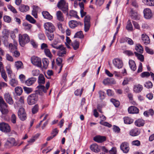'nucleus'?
<instances>
[{
    "mask_svg": "<svg viewBox=\"0 0 154 154\" xmlns=\"http://www.w3.org/2000/svg\"><path fill=\"white\" fill-rule=\"evenodd\" d=\"M38 99V94L35 93L29 95L27 98V102L29 105H32L37 103Z\"/></svg>",
    "mask_w": 154,
    "mask_h": 154,
    "instance_id": "f257e3e1",
    "label": "nucleus"
},
{
    "mask_svg": "<svg viewBox=\"0 0 154 154\" xmlns=\"http://www.w3.org/2000/svg\"><path fill=\"white\" fill-rule=\"evenodd\" d=\"M57 7L64 13H67L68 10V4L64 0H60L57 4Z\"/></svg>",
    "mask_w": 154,
    "mask_h": 154,
    "instance_id": "f03ea898",
    "label": "nucleus"
},
{
    "mask_svg": "<svg viewBox=\"0 0 154 154\" xmlns=\"http://www.w3.org/2000/svg\"><path fill=\"white\" fill-rule=\"evenodd\" d=\"M19 41L20 45L22 47H23L29 41V38L28 35L24 34L23 35H19Z\"/></svg>",
    "mask_w": 154,
    "mask_h": 154,
    "instance_id": "7ed1b4c3",
    "label": "nucleus"
},
{
    "mask_svg": "<svg viewBox=\"0 0 154 154\" xmlns=\"http://www.w3.org/2000/svg\"><path fill=\"white\" fill-rule=\"evenodd\" d=\"M50 86V82H48L47 83L46 85V87H45L44 86L42 85H39L37 88L38 90L36 91V93L38 94V93L39 94H40V92H44L46 93L47 90H48Z\"/></svg>",
    "mask_w": 154,
    "mask_h": 154,
    "instance_id": "20e7f679",
    "label": "nucleus"
},
{
    "mask_svg": "<svg viewBox=\"0 0 154 154\" xmlns=\"http://www.w3.org/2000/svg\"><path fill=\"white\" fill-rule=\"evenodd\" d=\"M3 35L2 37V40L4 45L5 46L8 47L9 45L8 42L9 37V31L8 30L5 29L3 31Z\"/></svg>",
    "mask_w": 154,
    "mask_h": 154,
    "instance_id": "39448f33",
    "label": "nucleus"
},
{
    "mask_svg": "<svg viewBox=\"0 0 154 154\" xmlns=\"http://www.w3.org/2000/svg\"><path fill=\"white\" fill-rule=\"evenodd\" d=\"M31 62L32 64L38 67L41 68L42 66L41 59L37 57L34 56L31 58Z\"/></svg>",
    "mask_w": 154,
    "mask_h": 154,
    "instance_id": "423d86ee",
    "label": "nucleus"
},
{
    "mask_svg": "<svg viewBox=\"0 0 154 154\" xmlns=\"http://www.w3.org/2000/svg\"><path fill=\"white\" fill-rule=\"evenodd\" d=\"M44 26L45 30L47 32H53L55 30V28L53 24L50 22L45 23L44 25Z\"/></svg>",
    "mask_w": 154,
    "mask_h": 154,
    "instance_id": "0eeeda50",
    "label": "nucleus"
},
{
    "mask_svg": "<svg viewBox=\"0 0 154 154\" xmlns=\"http://www.w3.org/2000/svg\"><path fill=\"white\" fill-rule=\"evenodd\" d=\"M21 142L20 143L18 144L17 142H16L15 139L13 138H9L5 143L6 145H8L9 147H11L13 146H16L18 145L20 146L23 143Z\"/></svg>",
    "mask_w": 154,
    "mask_h": 154,
    "instance_id": "6e6552de",
    "label": "nucleus"
},
{
    "mask_svg": "<svg viewBox=\"0 0 154 154\" xmlns=\"http://www.w3.org/2000/svg\"><path fill=\"white\" fill-rule=\"evenodd\" d=\"M90 17L88 15L85 16L84 19V30L85 32L88 31L89 29L90 24Z\"/></svg>",
    "mask_w": 154,
    "mask_h": 154,
    "instance_id": "1a4fd4ad",
    "label": "nucleus"
},
{
    "mask_svg": "<svg viewBox=\"0 0 154 154\" xmlns=\"http://www.w3.org/2000/svg\"><path fill=\"white\" fill-rule=\"evenodd\" d=\"M18 115L19 119L22 121H24L26 119V115L23 108L19 109L18 112Z\"/></svg>",
    "mask_w": 154,
    "mask_h": 154,
    "instance_id": "9d476101",
    "label": "nucleus"
},
{
    "mask_svg": "<svg viewBox=\"0 0 154 154\" xmlns=\"http://www.w3.org/2000/svg\"><path fill=\"white\" fill-rule=\"evenodd\" d=\"M0 130L4 132H9L10 131V128L7 123L4 122L0 123Z\"/></svg>",
    "mask_w": 154,
    "mask_h": 154,
    "instance_id": "9b49d317",
    "label": "nucleus"
},
{
    "mask_svg": "<svg viewBox=\"0 0 154 154\" xmlns=\"http://www.w3.org/2000/svg\"><path fill=\"white\" fill-rule=\"evenodd\" d=\"M120 149L124 153L128 152L130 148L128 143L126 142L122 143L120 145Z\"/></svg>",
    "mask_w": 154,
    "mask_h": 154,
    "instance_id": "f8f14e48",
    "label": "nucleus"
},
{
    "mask_svg": "<svg viewBox=\"0 0 154 154\" xmlns=\"http://www.w3.org/2000/svg\"><path fill=\"white\" fill-rule=\"evenodd\" d=\"M144 16L145 18L150 19L152 17V14L151 10L149 8H146L143 10Z\"/></svg>",
    "mask_w": 154,
    "mask_h": 154,
    "instance_id": "ddd939ff",
    "label": "nucleus"
},
{
    "mask_svg": "<svg viewBox=\"0 0 154 154\" xmlns=\"http://www.w3.org/2000/svg\"><path fill=\"white\" fill-rule=\"evenodd\" d=\"M113 63L115 66L118 69L121 68L123 66L122 61L118 58H116L113 60Z\"/></svg>",
    "mask_w": 154,
    "mask_h": 154,
    "instance_id": "4468645a",
    "label": "nucleus"
},
{
    "mask_svg": "<svg viewBox=\"0 0 154 154\" xmlns=\"http://www.w3.org/2000/svg\"><path fill=\"white\" fill-rule=\"evenodd\" d=\"M69 25L71 28H73L79 25L81 26L83 25L81 23L75 20H71L69 23Z\"/></svg>",
    "mask_w": 154,
    "mask_h": 154,
    "instance_id": "2eb2a0df",
    "label": "nucleus"
},
{
    "mask_svg": "<svg viewBox=\"0 0 154 154\" xmlns=\"http://www.w3.org/2000/svg\"><path fill=\"white\" fill-rule=\"evenodd\" d=\"M4 98L6 102L9 104L12 105L14 103L13 101L10 94L8 93H6L4 95Z\"/></svg>",
    "mask_w": 154,
    "mask_h": 154,
    "instance_id": "dca6fc26",
    "label": "nucleus"
},
{
    "mask_svg": "<svg viewBox=\"0 0 154 154\" xmlns=\"http://www.w3.org/2000/svg\"><path fill=\"white\" fill-rule=\"evenodd\" d=\"M128 110L129 113L131 114H137L139 112V110L137 108L133 106L129 107Z\"/></svg>",
    "mask_w": 154,
    "mask_h": 154,
    "instance_id": "f3484780",
    "label": "nucleus"
},
{
    "mask_svg": "<svg viewBox=\"0 0 154 154\" xmlns=\"http://www.w3.org/2000/svg\"><path fill=\"white\" fill-rule=\"evenodd\" d=\"M94 140L98 143H102L105 141L106 138L105 136H97L94 137Z\"/></svg>",
    "mask_w": 154,
    "mask_h": 154,
    "instance_id": "a211bd4d",
    "label": "nucleus"
},
{
    "mask_svg": "<svg viewBox=\"0 0 154 154\" xmlns=\"http://www.w3.org/2000/svg\"><path fill=\"white\" fill-rule=\"evenodd\" d=\"M63 62V59L62 58L60 57H57L56 60V63L58 66L59 68L60 69L59 71L58 72L60 73L63 67V65L62 64Z\"/></svg>",
    "mask_w": 154,
    "mask_h": 154,
    "instance_id": "6ab92c4d",
    "label": "nucleus"
},
{
    "mask_svg": "<svg viewBox=\"0 0 154 154\" xmlns=\"http://www.w3.org/2000/svg\"><path fill=\"white\" fill-rule=\"evenodd\" d=\"M143 43L146 45L149 44L150 41L149 37L145 34H142L141 35Z\"/></svg>",
    "mask_w": 154,
    "mask_h": 154,
    "instance_id": "aec40b11",
    "label": "nucleus"
},
{
    "mask_svg": "<svg viewBox=\"0 0 154 154\" xmlns=\"http://www.w3.org/2000/svg\"><path fill=\"white\" fill-rule=\"evenodd\" d=\"M59 50L57 53V55L60 57H63L64 55L66 54L65 48L63 47L62 45L60 46V48H58Z\"/></svg>",
    "mask_w": 154,
    "mask_h": 154,
    "instance_id": "412c9836",
    "label": "nucleus"
},
{
    "mask_svg": "<svg viewBox=\"0 0 154 154\" xmlns=\"http://www.w3.org/2000/svg\"><path fill=\"white\" fill-rule=\"evenodd\" d=\"M36 79L35 78L32 77L29 78L25 82V84L28 86H30L33 84L36 81Z\"/></svg>",
    "mask_w": 154,
    "mask_h": 154,
    "instance_id": "4be33fe9",
    "label": "nucleus"
},
{
    "mask_svg": "<svg viewBox=\"0 0 154 154\" xmlns=\"http://www.w3.org/2000/svg\"><path fill=\"white\" fill-rule=\"evenodd\" d=\"M143 87L142 85L140 84L135 85L134 86V91L136 93H139L143 90Z\"/></svg>",
    "mask_w": 154,
    "mask_h": 154,
    "instance_id": "5701e85b",
    "label": "nucleus"
},
{
    "mask_svg": "<svg viewBox=\"0 0 154 154\" xmlns=\"http://www.w3.org/2000/svg\"><path fill=\"white\" fill-rule=\"evenodd\" d=\"M7 106L6 103H4V105L0 106V110L3 114H5L8 112V111L7 109Z\"/></svg>",
    "mask_w": 154,
    "mask_h": 154,
    "instance_id": "b1692460",
    "label": "nucleus"
},
{
    "mask_svg": "<svg viewBox=\"0 0 154 154\" xmlns=\"http://www.w3.org/2000/svg\"><path fill=\"white\" fill-rule=\"evenodd\" d=\"M19 9L21 12H24L29 11V8L27 5L21 4L19 7Z\"/></svg>",
    "mask_w": 154,
    "mask_h": 154,
    "instance_id": "393cba45",
    "label": "nucleus"
},
{
    "mask_svg": "<svg viewBox=\"0 0 154 154\" xmlns=\"http://www.w3.org/2000/svg\"><path fill=\"white\" fill-rule=\"evenodd\" d=\"M129 64L131 69L133 71H135L136 69V66L134 61L132 60H130Z\"/></svg>",
    "mask_w": 154,
    "mask_h": 154,
    "instance_id": "a878e982",
    "label": "nucleus"
},
{
    "mask_svg": "<svg viewBox=\"0 0 154 154\" xmlns=\"http://www.w3.org/2000/svg\"><path fill=\"white\" fill-rule=\"evenodd\" d=\"M91 150L95 152H98L100 151V149L97 145L96 143L93 144L90 147Z\"/></svg>",
    "mask_w": 154,
    "mask_h": 154,
    "instance_id": "bb28decb",
    "label": "nucleus"
},
{
    "mask_svg": "<svg viewBox=\"0 0 154 154\" xmlns=\"http://www.w3.org/2000/svg\"><path fill=\"white\" fill-rule=\"evenodd\" d=\"M131 18L134 20H138L140 19V15L136 12L132 11L131 14Z\"/></svg>",
    "mask_w": 154,
    "mask_h": 154,
    "instance_id": "cd10ccee",
    "label": "nucleus"
},
{
    "mask_svg": "<svg viewBox=\"0 0 154 154\" xmlns=\"http://www.w3.org/2000/svg\"><path fill=\"white\" fill-rule=\"evenodd\" d=\"M140 133V131L137 129H134L131 130L130 132V134L132 136L138 135Z\"/></svg>",
    "mask_w": 154,
    "mask_h": 154,
    "instance_id": "c85d7f7f",
    "label": "nucleus"
},
{
    "mask_svg": "<svg viewBox=\"0 0 154 154\" xmlns=\"http://www.w3.org/2000/svg\"><path fill=\"white\" fill-rule=\"evenodd\" d=\"M56 16L57 19L60 21H63L64 20L63 15V13L60 11L57 12Z\"/></svg>",
    "mask_w": 154,
    "mask_h": 154,
    "instance_id": "c756f323",
    "label": "nucleus"
},
{
    "mask_svg": "<svg viewBox=\"0 0 154 154\" xmlns=\"http://www.w3.org/2000/svg\"><path fill=\"white\" fill-rule=\"evenodd\" d=\"M143 2L146 5L154 6V0H143Z\"/></svg>",
    "mask_w": 154,
    "mask_h": 154,
    "instance_id": "7c9ffc66",
    "label": "nucleus"
},
{
    "mask_svg": "<svg viewBox=\"0 0 154 154\" xmlns=\"http://www.w3.org/2000/svg\"><path fill=\"white\" fill-rule=\"evenodd\" d=\"M42 14L45 18L48 20H51L52 18V16L47 11H43Z\"/></svg>",
    "mask_w": 154,
    "mask_h": 154,
    "instance_id": "2f4dec72",
    "label": "nucleus"
},
{
    "mask_svg": "<svg viewBox=\"0 0 154 154\" xmlns=\"http://www.w3.org/2000/svg\"><path fill=\"white\" fill-rule=\"evenodd\" d=\"M38 82L39 85L43 84L45 83V79L43 75L40 74L38 78Z\"/></svg>",
    "mask_w": 154,
    "mask_h": 154,
    "instance_id": "473e14b6",
    "label": "nucleus"
},
{
    "mask_svg": "<svg viewBox=\"0 0 154 154\" xmlns=\"http://www.w3.org/2000/svg\"><path fill=\"white\" fill-rule=\"evenodd\" d=\"M135 124L138 127L142 126L144 125V121L142 119H139L135 122Z\"/></svg>",
    "mask_w": 154,
    "mask_h": 154,
    "instance_id": "72a5a7b5",
    "label": "nucleus"
},
{
    "mask_svg": "<svg viewBox=\"0 0 154 154\" xmlns=\"http://www.w3.org/2000/svg\"><path fill=\"white\" fill-rule=\"evenodd\" d=\"M15 66L17 69L23 68V63L21 61H20L15 62Z\"/></svg>",
    "mask_w": 154,
    "mask_h": 154,
    "instance_id": "f704fd0d",
    "label": "nucleus"
},
{
    "mask_svg": "<svg viewBox=\"0 0 154 154\" xmlns=\"http://www.w3.org/2000/svg\"><path fill=\"white\" fill-rule=\"evenodd\" d=\"M136 50L140 53L142 54L143 52V48L142 45L140 44H137L135 47Z\"/></svg>",
    "mask_w": 154,
    "mask_h": 154,
    "instance_id": "c9c22d12",
    "label": "nucleus"
},
{
    "mask_svg": "<svg viewBox=\"0 0 154 154\" xmlns=\"http://www.w3.org/2000/svg\"><path fill=\"white\" fill-rule=\"evenodd\" d=\"M45 34L49 40L52 41L53 40L54 37V35L53 34V32H46Z\"/></svg>",
    "mask_w": 154,
    "mask_h": 154,
    "instance_id": "e433bc0d",
    "label": "nucleus"
},
{
    "mask_svg": "<svg viewBox=\"0 0 154 154\" xmlns=\"http://www.w3.org/2000/svg\"><path fill=\"white\" fill-rule=\"evenodd\" d=\"M23 26L24 27V29L26 31H29L31 29L32 25L26 22H24L23 24Z\"/></svg>",
    "mask_w": 154,
    "mask_h": 154,
    "instance_id": "4c0bfd02",
    "label": "nucleus"
},
{
    "mask_svg": "<svg viewBox=\"0 0 154 154\" xmlns=\"http://www.w3.org/2000/svg\"><path fill=\"white\" fill-rule=\"evenodd\" d=\"M15 91L17 94L18 95H20L23 92L22 88L20 87H17L15 88Z\"/></svg>",
    "mask_w": 154,
    "mask_h": 154,
    "instance_id": "58836bf2",
    "label": "nucleus"
},
{
    "mask_svg": "<svg viewBox=\"0 0 154 154\" xmlns=\"http://www.w3.org/2000/svg\"><path fill=\"white\" fill-rule=\"evenodd\" d=\"M124 123L126 124H130L133 122V120L128 117H125L124 118Z\"/></svg>",
    "mask_w": 154,
    "mask_h": 154,
    "instance_id": "ea45409f",
    "label": "nucleus"
},
{
    "mask_svg": "<svg viewBox=\"0 0 154 154\" xmlns=\"http://www.w3.org/2000/svg\"><path fill=\"white\" fill-rule=\"evenodd\" d=\"M84 35L82 31H80L77 32L75 34L74 37L78 38H84Z\"/></svg>",
    "mask_w": 154,
    "mask_h": 154,
    "instance_id": "a19ab883",
    "label": "nucleus"
},
{
    "mask_svg": "<svg viewBox=\"0 0 154 154\" xmlns=\"http://www.w3.org/2000/svg\"><path fill=\"white\" fill-rule=\"evenodd\" d=\"M79 42L76 40L74 41L72 43V46L75 50H77L79 48Z\"/></svg>",
    "mask_w": 154,
    "mask_h": 154,
    "instance_id": "79ce46f5",
    "label": "nucleus"
},
{
    "mask_svg": "<svg viewBox=\"0 0 154 154\" xmlns=\"http://www.w3.org/2000/svg\"><path fill=\"white\" fill-rule=\"evenodd\" d=\"M26 19L30 23H34L36 22V20L31 16L28 15L26 16Z\"/></svg>",
    "mask_w": 154,
    "mask_h": 154,
    "instance_id": "37998d69",
    "label": "nucleus"
},
{
    "mask_svg": "<svg viewBox=\"0 0 154 154\" xmlns=\"http://www.w3.org/2000/svg\"><path fill=\"white\" fill-rule=\"evenodd\" d=\"M98 94L99 97L100 99L103 100L105 98L106 94L104 91L100 90L98 92Z\"/></svg>",
    "mask_w": 154,
    "mask_h": 154,
    "instance_id": "c03bdc74",
    "label": "nucleus"
},
{
    "mask_svg": "<svg viewBox=\"0 0 154 154\" xmlns=\"http://www.w3.org/2000/svg\"><path fill=\"white\" fill-rule=\"evenodd\" d=\"M69 15L70 16L73 17L78 19L79 18V17L77 15V12L74 10L70 11L69 13Z\"/></svg>",
    "mask_w": 154,
    "mask_h": 154,
    "instance_id": "a18cd8bd",
    "label": "nucleus"
},
{
    "mask_svg": "<svg viewBox=\"0 0 154 154\" xmlns=\"http://www.w3.org/2000/svg\"><path fill=\"white\" fill-rule=\"evenodd\" d=\"M126 29L128 30L132 31L133 30V26L131 20H129L127 22Z\"/></svg>",
    "mask_w": 154,
    "mask_h": 154,
    "instance_id": "49530a36",
    "label": "nucleus"
},
{
    "mask_svg": "<svg viewBox=\"0 0 154 154\" xmlns=\"http://www.w3.org/2000/svg\"><path fill=\"white\" fill-rule=\"evenodd\" d=\"M110 101L116 107H118L120 104L119 102L114 99H111L110 100Z\"/></svg>",
    "mask_w": 154,
    "mask_h": 154,
    "instance_id": "de8ad7c7",
    "label": "nucleus"
},
{
    "mask_svg": "<svg viewBox=\"0 0 154 154\" xmlns=\"http://www.w3.org/2000/svg\"><path fill=\"white\" fill-rule=\"evenodd\" d=\"M11 52L12 53L14 51L17 50V46L16 45H13L12 43H10L8 45Z\"/></svg>",
    "mask_w": 154,
    "mask_h": 154,
    "instance_id": "09e8293b",
    "label": "nucleus"
},
{
    "mask_svg": "<svg viewBox=\"0 0 154 154\" xmlns=\"http://www.w3.org/2000/svg\"><path fill=\"white\" fill-rule=\"evenodd\" d=\"M135 55L137 57V58L141 61L143 62L144 61V57L143 55L140 54L136 52L134 53Z\"/></svg>",
    "mask_w": 154,
    "mask_h": 154,
    "instance_id": "8fccbe9b",
    "label": "nucleus"
},
{
    "mask_svg": "<svg viewBox=\"0 0 154 154\" xmlns=\"http://www.w3.org/2000/svg\"><path fill=\"white\" fill-rule=\"evenodd\" d=\"M10 84L11 86L14 87L17 85V82L15 79H12L10 82Z\"/></svg>",
    "mask_w": 154,
    "mask_h": 154,
    "instance_id": "3c124183",
    "label": "nucleus"
},
{
    "mask_svg": "<svg viewBox=\"0 0 154 154\" xmlns=\"http://www.w3.org/2000/svg\"><path fill=\"white\" fill-rule=\"evenodd\" d=\"M44 52L46 56L50 58L52 57V56L49 49H45Z\"/></svg>",
    "mask_w": 154,
    "mask_h": 154,
    "instance_id": "603ef678",
    "label": "nucleus"
},
{
    "mask_svg": "<svg viewBox=\"0 0 154 154\" xmlns=\"http://www.w3.org/2000/svg\"><path fill=\"white\" fill-rule=\"evenodd\" d=\"M38 104H36L32 108V111L33 114L36 113L38 110Z\"/></svg>",
    "mask_w": 154,
    "mask_h": 154,
    "instance_id": "864d4df0",
    "label": "nucleus"
},
{
    "mask_svg": "<svg viewBox=\"0 0 154 154\" xmlns=\"http://www.w3.org/2000/svg\"><path fill=\"white\" fill-rule=\"evenodd\" d=\"M39 136V135L38 134H36L32 138H31L28 141L29 143H32L34 142L35 140L38 138Z\"/></svg>",
    "mask_w": 154,
    "mask_h": 154,
    "instance_id": "5fc2aeb1",
    "label": "nucleus"
},
{
    "mask_svg": "<svg viewBox=\"0 0 154 154\" xmlns=\"http://www.w3.org/2000/svg\"><path fill=\"white\" fill-rule=\"evenodd\" d=\"M144 86L147 88H152L153 85L151 82L148 81L144 84Z\"/></svg>",
    "mask_w": 154,
    "mask_h": 154,
    "instance_id": "6e6d98bb",
    "label": "nucleus"
},
{
    "mask_svg": "<svg viewBox=\"0 0 154 154\" xmlns=\"http://www.w3.org/2000/svg\"><path fill=\"white\" fill-rule=\"evenodd\" d=\"M1 75L2 78L4 79L5 82L7 81V75L5 73V71L4 70H2L1 71Z\"/></svg>",
    "mask_w": 154,
    "mask_h": 154,
    "instance_id": "4d7b16f0",
    "label": "nucleus"
},
{
    "mask_svg": "<svg viewBox=\"0 0 154 154\" xmlns=\"http://www.w3.org/2000/svg\"><path fill=\"white\" fill-rule=\"evenodd\" d=\"M23 89L25 92L27 94L30 93L32 92L33 91V90L32 88L27 87H24Z\"/></svg>",
    "mask_w": 154,
    "mask_h": 154,
    "instance_id": "13d9d810",
    "label": "nucleus"
},
{
    "mask_svg": "<svg viewBox=\"0 0 154 154\" xmlns=\"http://www.w3.org/2000/svg\"><path fill=\"white\" fill-rule=\"evenodd\" d=\"M17 117L14 114H12L11 117V121L13 124H15L16 122Z\"/></svg>",
    "mask_w": 154,
    "mask_h": 154,
    "instance_id": "bf43d9fd",
    "label": "nucleus"
},
{
    "mask_svg": "<svg viewBox=\"0 0 154 154\" xmlns=\"http://www.w3.org/2000/svg\"><path fill=\"white\" fill-rule=\"evenodd\" d=\"M8 9L11 11L14 14H16L17 13V11L16 9L13 6L11 5H8Z\"/></svg>",
    "mask_w": 154,
    "mask_h": 154,
    "instance_id": "052dcab7",
    "label": "nucleus"
},
{
    "mask_svg": "<svg viewBox=\"0 0 154 154\" xmlns=\"http://www.w3.org/2000/svg\"><path fill=\"white\" fill-rule=\"evenodd\" d=\"M150 75V73L149 72H142L141 74V76L142 78L148 77Z\"/></svg>",
    "mask_w": 154,
    "mask_h": 154,
    "instance_id": "680f3d73",
    "label": "nucleus"
},
{
    "mask_svg": "<svg viewBox=\"0 0 154 154\" xmlns=\"http://www.w3.org/2000/svg\"><path fill=\"white\" fill-rule=\"evenodd\" d=\"M57 42L56 41H55L53 43L51 44V45L53 48H56L57 49H58V48H60V46H61L62 45H61L58 46H56V45H57Z\"/></svg>",
    "mask_w": 154,
    "mask_h": 154,
    "instance_id": "e2e57ef3",
    "label": "nucleus"
},
{
    "mask_svg": "<svg viewBox=\"0 0 154 154\" xmlns=\"http://www.w3.org/2000/svg\"><path fill=\"white\" fill-rule=\"evenodd\" d=\"M42 61L44 67L46 68L48 66L49 63L48 60L46 59H45L43 60Z\"/></svg>",
    "mask_w": 154,
    "mask_h": 154,
    "instance_id": "0e129e2a",
    "label": "nucleus"
},
{
    "mask_svg": "<svg viewBox=\"0 0 154 154\" xmlns=\"http://www.w3.org/2000/svg\"><path fill=\"white\" fill-rule=\"evenodd\" d=\"M100 123L101 125L108 127L109 128H110L112 126V125L110 124L107 122H103V121H100Z\"/></svg>",
    "mask_w": 154,
    "mask_h": 154,
    "instance_id": "69168bd1",
    "label": "nucleus"
},
{
    "mask_svg": "<svg viewBox=\"0 0 154 154\" xmlns=\"http://www.w3.org/2000/svg\"><path fill=\"white\" fill-rule=\"evenodd\" d=\"M131 79L130 78H125L122 83V85H125L128 84L129 82L130 81Z\"/></svg>",
    "mask_w": 154,
    "mask_h": 154,
    "instance_id": "338daca9",
    "label": "nucleus"
},
{
    "mask_svg": "<svg viewBox=\"0 0 154 154\" xmlns=\"http://www.w3.org/2000/svg\"><path fill=\"white\" fill-rule=\"evenodd\" d=\"M6 59L8 61L11 62H13V59L11 55L8 54H6Z\"/></svg>",
    "mask_w": 154,
    "mask_h": 154,
    "instance_id": "774afa93",
    "label": "nucleus"
}]
</instances>
